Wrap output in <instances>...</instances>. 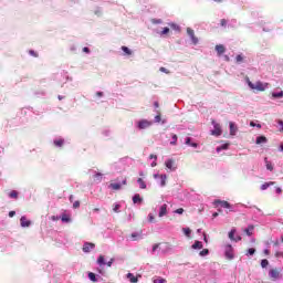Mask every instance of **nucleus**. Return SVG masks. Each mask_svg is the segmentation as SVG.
<instances>
[{
	"instance_id": "nucleus-11",
	"label": "nucleus",
	"mask_w": 283,
	"mask_h": 283,
	"mask_svg": "<svg viewBox=\"0 0 283 283\" xmlns=\"http://www.w3.org/2000/svg\"><path fill=\"white\" fill-rule=\"evenodd\" d=\"M216 205H220V207H222L223 209H231V203H229L228 201L217 200Z\"/></svg>"
},
{
	"instance_id": "nucleus-22",
	"label": "nucleus",
	"mask_w": 283,
	"mask_h": 283,
	"mask_svg": "<svg viewBox=\"0 0 283 283\" xmlns=\"http://www.w3.org/2000/svg\"><path fill=\"white\" fill-rule=\"evenodd\" d=\"M64 143H65L64 139H55V140H54L55 147H61L62 145H64Z\"/></svg>"
},
{
	"instance_id": "nucleus-58",
	"label": "nucleus",
	"mask_w": 283,
	"mask_h": 283,
	"mask_svg": "<svg viewBox=\"0 0 283 283\" xmlns=\"http://www.w3.org/2000/svg\"><path fill=\"white\" fill-rule=\"evenodd\" d=\"M149 158L154 159V160H158V156H156V155H150Z\"/></svg>"
},
{
	"instance_id": "nucleus-60",
	"label": "nucleus",
	"mask_w": 283,
	"mask_h": 283,
	"mask_svg": "<svg viewBox=\"0 0 283 283\" xmlns=\"http://www.w3.org/2000/svg\"><path fill=\"white\" fill-rule=\"evenodd\" d=\"M279 125L281 126V132H283V122L279 120Z\"/></svg>"
},
{
	"instance_id": "nucleus-35",
	"label": "nucleus",
	"mask_w": 283,
	"mask_h": 283,
	"mask_svg": "<svg viewBox=\"0 0 283 283\" xmlns=\"http://www.w3.org/2000/svg\"><path fill=\"white\" fill-rule=\"evenodd\" d=\"M178 143V135H172V140L170 142V145H176Z\"/></svg>"
},
{
	"instance_id": "nucleus-36",
	"label": "nucleus",
	"mask_w": 283,
	"mask_h": 283,
	"mask_svg": "<svg viewBox=\"0 0 283 283\" xmlns=\"http://www.w3.org/2000/svg\"><path fill=\"white\" fill-rule=\"evenodd\" d=\"M154 283H167V280H165L163 277H157L154 280Z\"/></svg>"
},
{
	"instance_id": "nucleus-17",
	"label": "nucleus",
	"mask_w": 283,
	"mask_h": 283,
	"mask_svg": "<svg viewBox=\"0 0 283 283\" xmlns=\"http://www.w3.org/2000/svg\"><path fill=\"white\" fill-rule=\"evenodd\" d=\"M127 279H128L129 282H132V283H137V282H138V277L135 276L133 273H128V274H127Z\"/></svg>"
},
{
	"instance_id": "nucleus-40",
	"label": "nucleus",
	"mask_w": 283,
	"mask_h": 283,
	"mask_svg": "<svg viewBox=\"0 0 283 283\" xmlns=\"http://www.w3.org/2000/svg\"><path fill=\"white\" fill-rule=\"evenodd\" d=\"M9 196H10L11 198H19V192H17V190H13V191H11V192L9 193Z\"/></svg>"
},
{
	"instance_id": "nucleus-39",
	"label": "nucleus",
	"mask_w": 283,
	"mask_h": 283,
	"mask_svg": "<svg viewBox=\"0 0 283 283\" xmlns=\"http://www.w3.org/2000/svg\"><path fill=\"white\" fill-rule=\"evenodd\" d=\"M247 255H255V248L248 249Z\"/></svg>"
},
{
	"instance_id": "nucleus-12",
	"label": "nucleus",
	"mask_w": 283,
	"mask_h": 283,
	"mask_svg": "<svg viewBox=\"0 0 283 283\" xmlns=\"http://www.w3.org/2000/svg\"><path fill=\"white\" fill-rule=\"evenodd\" d=\"M255 227L253 224H250L247 229L243 230V233H245V235H253V231H254Z\"/></svg>"
},
{
	"instance_id": "nucleus-10",
	"label": "nucleus",
	"mask_w": 283,
	"mask_h": 283,
	"mask_svg": "<svg viewBox=\"0 0 283 283\" xmlns=\"http://www.w3.org/2000/svg\"><path fill=\"white\" fill-rule=\"evenodd\" d=\"M20 224L23 228L30 227V224H32V221L28 220V218H25V217H21Z\"/></svg>"
},
{
	"instance_id": "nucleus-20",
	"label": "nucleus",
	"mask_w": 283,
	"mask_h": 283,
	"mask_svg": "<svg viewBox=\"0 0 283 283\" xmlns=\"http://www.w3.org/2000/svg\"><path fill=\"white\" fill-rule=\"evenodd\" d=\"M62 222H72V218L70 217V214H62L61 217Z\"/></svg>"
},
{
	"instance_id": "nucleus-5",
	"label": "nucleus",
	"mask_w": 283,
	"mask_h": 283,
	"mask_svg": "<svg viewBox=\"0 0 283 283\" xmlns=\"http://www.w3.org/2000/svg\"><path fill=\"white\" fill-rule=\"evenodd\" d=\"M213 124V130L211 132L212 136H222V128L220 126V124L212 122Z\"/></svg>"
},
{
	"instance_id": "nucleus-38",
	"label": "nucleus",
	"mask_w": 283,
	"mask_h": 283,
	"mask_svg": "<svg viewBox=\"0 0 283 283\" xmlns=\"http://www.w3.org/2000/svg\"><path fill=\"white\" fill-rule=\"evenodd\" d=\"M184 233H185V235H187V238H189L191 235V229L184 228Z\"/></svg>"
},
{
	"instance_id": "nucleus-26",
	"label": "nucleus",
	"mask_w": 283,
	"mask_h": 283,
	"mask_svg": "<svg viewBox=\"0 0 283 283\" xmlns=\"http://www.w3.org/2000/svg\"><path fill=\"white\" fill-rule=\"evenodd\" d=\"M272 98H283V91L279 93H272Z\"/></svg>"
},
{
	"instance_id": "nucleus-61",
	"label": "nucleus",
	"mask_w": 283,
	"mask_h": 283,
	"mask_svg": "<svg viewBox=\"0 0 283 283\" xmlns=\"http://www.w3.org/2000/svg\"><path fill=\"white\" fill-rule=\"evenodd\" d=\"M276 193H282V188L277 187L276 188Z\"/></svg>"
},
{
	"instance_id": "nucleus-57",
	"label": "nucleus",
	"mask_w": 283,
	"mask_h": 283,
	"mask_svg": "<svg viewBox=\"0 0 283 283\" xmlns=\"http://www.w3.org/2000/svg\"><path fill=\"white\" fill-rule=\"evenodd\" d=\"M112 264H114V259H111V261L106 263L107 266H112Z\"/></svg>"
},
{
	"instance_id": "nucleus-4",
	"label": "nucleus",
	"mask_w": 283,
	"mask_h": 283,
	"mask_svg": "<svg viewBox=\"0 0 283 283\" xmlns=\"http://www.w3.org/2000/svg\"><path fill=\"white\" fill-rule=\"evenodd\" d=\"M153 123L150 120L147 119H142L138 122L137 127L138 129H147L149 127H151Z\"/></svg>"
},
{
	"instance_id": "nucleus-29",
	"label": "nucleus",
	"mask_w": 283,
	"mask_h": 283,
	"mask_svg": "<svg viewBox=\"0 0 283 283\" xmlns=\"http://www.w3.org/2000/svg\"><path fill=\"white\" fill-rule=\"evenodd\" d=\"M88 279L91 280V282H97L96 274H94V272L88 273Z\"/></svg>"
},
{
	"instance_id": "nucleus-30",
	"label": "nucleus",
	"mask_w": 283,
	"mask_h": 283,
	"mask_svg": "<svg viewBox=\"0 0 283 283\" xmlns=\"http://www.w3.org/2000/svg\"><path fill=\"white\" fill-rule=\"evenodd\" d=\"M113 211H114V213H120V205L115 203L113 207Z\"/></svg>"
},
{
	"instance_id": "nucleus-34",
	"label": "nucleus",
	"mask_w": 283,
	"mask_h": 283,
	"mask_svg": "<svg viewBox=\"0 0 283 283\" xmlns=\"http://www.w3.org/2000/svg\"><path fill=\"white\" fill-rule=\"evenodd\" d=\"M171 30L180 31V27L176 23H169Z\"/></svg>"
},
{
	"instance_id": "nucleus-19",
	"label": "nucleus",
	"mask_w": 283,
	"mask_h": 283,
	"mask_svg": "<svg viewBox=\"0 0 283 283\" xmlns=\"http://www.w3.org/2000/svg\"><path fill=\"white\" fill-rule=\"evenodd\" d=\"M137 182H138L140 189H147V184H145V180H143V178H138Z\"/></svg>"
},
{
	"instance_id": "nucleus-54",
	"label": "nucleus",
	"mask_w": 283,
	"mask_h": 283,
	"mask_svg": "<svg viewBox=\"0 0 283 283\" xmlns=\"http://www.w3.org/2000/svg\"><path fill=\"white\" fill-rule=\"evenodd\" d=\"M229 145H230V144H223V145L220 147V149H229Z\"/></svg>"
},
{
	"instance_id": "nucleus-41",
	"label": "nucleus",
	"mask_w": 283,
	"mask_h": 283,
	"mask_svg": "<svg viewBox=\"0 0 283 283\" xmlns=\"http://www.w3.org/2000/svg\"><path fill=\"white\" fill-rule=\"evenodd\" d=\"M199 255H201L202 258H205V255H209V250L203 249L202 251H200Z\"/></svg>"
},
{
	"instance_id": "nucleus-6",
	"label": "nucleus",
	"mask_w": 283,
	"mask_h": 283,
	"mask_svg": "<svg viewBox=\"0 0 283 283\" xmlns=\"http://www.w3.org/2000/svg\"><path fill=\"white\" fill-rule=\"evenodd\" d=\"M95 247H96V244H94V243L85 242L82 248V251L84 253H90L92 251V249H95Z\"/></svg>"
},
{
	"instance_id": "nucleus-44",
	"label": "nucleus",
	"mask_w": 283,
	"mask_h": 283,
	"mask_svg": "<svg viewBox=\"0 0 283 283\" xmlns=\"http://www.w3.org/2000/svg\"><path fill=\"white\" fill-rule=\"evenodd\" d=\"M175 213H178L179 216H182L185 213V209L178 208L177 210H175Z\"/></svg>"
},
{
	"instance_id": "nucleus-55",
	"label": "nucleus",
	"mask_w": 283,
	"mask_h": 283,
	"mask_svg": "<svg viewBox=\"0 0 283 283\" xmlns=\"http://www.w3.org/2000/svg\"><path fill=\"white\" fill-rule=\"evenodd\" d=\"M83 52H85L86 54H90V48L84 46V48H83Z\"/></svg>"
},
{
	"instance_id": "nucleus-48",
	"label": "nucleus",
	"mask_w": 283,
	"mask_h": 283,
	"mask_svg": "<svg viewBox=\"0 0 283 283\" xmlns=\"http://www.w3.org/2000/svg\"><path fill=\"white\" fill-rule=\"evenodd\" d=\"M78 207H81V201H75L73 203V209H78Z\"/></svg>"
},
{
	"instance_id": "nucleus-8",
	"label": "nucleus",
	"mask_w": 283,
	"mask_h": 283,
	"mask_svg": "<svg viewBox=\"0 0 283 283\" xmlns=\"http://www.w3.org/2000/svg\"><path fill=\"white\" fill-rule=\"evenodd\" d=\"M214 50L219 56H222V54H224V52H227V48H224L223 44H217Z\"/></svg>"
},
{
	"instance_id": "nucleus-1",
	"label": "nucleus",
	"mask_w": 283,
	"mask_h": 283,
	"mask_svg": "<svg viewBox=\"0 0 283 283\" xmlns=\"http://www.w3.org/2000/svg\"><path fill=\"white\" fill-rule=\"evenodd\" d=\"M127 185V177H117L113 182L109 184V189H113V191H119V189H123V186Z\"/></svg>"
},
{
	"instance_id": "nucleus-37",
	"label": "nucleus",
	"mask_w": 283,
	"mask_h": 283,
	"mask_svg": "<svg viewBox=\"0 0 283 283\" xmlns=\"http://www.w3.org/2000/svg\"><path fill=\"white\" fill-rule=\"evenodd\" d=\"M237 63H242L244 61V56L242 54L237 55L235 57Z\"/></svg>"
},
{
	"instance_id": "nucleus-50",
	"label": "nucleus",
	"mask_w": 283,
	"mask_h": 283,
	"mask_svg": "<svg viewBox=\"0 0 283 283\" xmlns=\"http://www.w3.org/2000/svg\"><path fill=\"white\" fill-rule=\"evenodd\" d=\"M149 222H156V218H154V214L148 216Z\"/></svg>"
},
{
	"instance_id": "nucleus-18",
	"label": "nucleus",
	"mask_w": 283,
	"mask_h": 283,
	"mask_svg": "<svg viewBox=\"0 0 283 283\" xmlns=\"http://www.w3.org/2000/svg\"><path fill=\"white\" fill-rule=\"evenodd\" d=\"M134 205H138V202H143V198H140V195L137 193L133 197Z\"/></svg>"
},
{
	"instance_id": "nucleus-51",
	"label": "nucleus",
	"mask_w": 283,
	"mask_h": 283,
	"mask_svg": "<svg viewBox=\"0 0 283 283\" xmlns=\"http://www.w3.org/2000/svg\"><path fill=\"white\" fill-rule=\"evenodd\" d=\"M160 72H164L165 74H169V70H167L166 67L161 66L160 69Z\"/></svg>"
},
{
	"instance_id": "nucleus-23",
	"label": "nucleus",
	"mask_w": 283,
	"mask_h": 283,
	"mask_svg": "<svg viewBox=\"0 0 283 283\" xmlns=\"http://www.w3.org/2000/svg\"><path fill=\"white\" fill-rule=\"evenodd\" d=\"M123 52L127 55V56H132V50H129V48L127 46H122Z\"/></svg>"
},
{
	"instance_id": "nucleus-53",
	"label": "nucleus",
	"mask_w": 283,
	"mask_h": 283,
	"mask_svg": "<svg viewBox=\"0 0 283 283\" xmlns=\"http://www.w3.org/2000/svg\"><path fill=\"white\" fill-rule=\"evenodd\" d=\"M14 216H17V212H15V211H10V212H9V218H14Z\"/></svg>"
},
{
	"instance_id": "nucleus-43",
	"label": "nucleus",
	"mask_w": 283,
	"mask_h": 283,
	"mask_svg": "<svg viewBox=\"0 0 283 283\" xmlns=\"http://www.w3.org/2000/svg\"><path fill=\"white\" fill-rule=\"evenodd\" d=\"M29 54H30V56H34V59L39 57V53L35 52L34 50H30Z\"/></svg>"
},
{
	"instance_id": "nucleus-47",
	"label": "nucleus",
	"mask_w": 283,
	"mask_h": 283,
	"mask_svg": "<svg viewBox=\"0 0 283 283\" xmlns=\"http://www.w3.org/2000/svg\"><path fill=\"white\" fill-rule=\"evenodd\" d=\"M160 34L161 36H164V34H169V28H164Z\"/></svg>"
},
{
	"instance_id": "nucleus-13",
	"label": "nucleus",
	"mask_w": 283,
	"mask_h": 283,
	"mask_svg": "<svg viewBox=\"0 0 283 283\" xmlns=\"http://www.w3.org/2000/svg\"><path fill=\"white\" fill-rule=\"evenodd\" d=\"M164 216H167V205H163L159 209V218H163Z\"/></svg>"
},
{
	"instance_id": "nucleus-42",
	"label": "nucleus",
	"mask_w": 283,
	"mask_h": 283,
	"mask_svg": "<svg viewBox=\"0 0 283 283\" xmlns=\"http://www.w3.org/2000/svg\"><path fill=\"white\" fill-rule=\"evenodd\" d=\"M190 39H191L193 45H198V38L196 36V34L191 35Z\"/></svg>"
},
{
	"instance_id": "nucleus-2",
	"label": "nucleus",
	"mask_w": 283,
	"mask_h": 283,
	"mask_svg": "<svg viewBox=\"0 0 283 283\" xmlns=\"http://www.w3.org/2000/svg\"><path fill=\"white\" fill-rule=\"evenodd\" d=\"M248 85L250 90H254L255 92H264L266 87H269V83H262L261 81L253 84L251 81L248 80Z\"/></svg>"
},
{
	"instance_id": "nucleus-46",
	"label": "nucleus",
	"mask_w": 283,
	"mask_h": 283,
	"mask_svg": "<svg viewBox=\"0 0 283 283\" xmlns=\"http://www.w3.org/2000/svg\"><path fill=\"white\" fill-rule=\"evenodd\" d=\"M187 34L191 38V36H193V34H196V33L193 32V30H192L191 28H188V29H187Z\"/></svg>"
},
{
	"instance_id": "nucleus-32",
	"label": "nucleus",
	"mask_w": 283,
	"mask_h": 283,
	"mask_svg": "<svg viewBox=\"0 0 283 283\" xmlns=\"http://www.w3.org/2000/svg\"><path fill=\"white\" fill-rule=\"evenodd\" d=\"M261 266H262V269H266V268L269 266V260L263 259V260L261 261Z\"/></svg>"
},
{
	"instance_id": "nucleus-28",
	"label": "nucleus",
	"mask_w": 283,
	"mask_h": 283,
	"mask_svg": "<svg viewBox=\"0 0 283 283\" xmlns=\"http://www.w3.org/2000/svg\"><path fill=\"white\" fill-rule=\"evenodd\" d=\"M192 249H202V242L196 241V242L192 244Z\"/></svg>"
},
{
	"instance_id": "nucleus-9",
	"label": "nucleus",
	"mask_w": 283,
	"mask_h": 283,
	"mask_svg": "<svg viewBox=\"0 0 283 283\" xmlns=\"http://www.w3.org/2000/svg\"><path fill=\"white\" fill-rule=\"evenodd\" d=\"M167 169H170V171H176V161H174V159H168L165 163Z\"/></svg>"
},
{
	"instance_id": "nucleus-56",
	"label": "nucleus",
	"mask_w": 283,
	"mask_h": 283,
	"mask_svg": "<svg viewBox=\"0 0 283 283\" xmlns=\"http://www.w3.org/2000/svg\"><path fill=\"white\" fill-rule=\"evenodd\" d=\"M242 240V237L238 235L237 238H234L233 242H240Z\"/></svg>"
},
{
	"instance_id": "nucleus-33",
	"label": "nucleus",
	"mask_w": 283,
	"mask_h": 283,
	"mask_svg": "<svg viewBox=\"0 0 283 283\" xmlns=\"http://www.w3.org/2000/svg\"><path fill=\"white\" fill-rule=\"evenodd\" d=\"M160 120H163L160 116V111H157V115L155 116V123H160Z\"/></svg>"
},
{
	"instance_id": "nucleus-63",
	"label": "nucleus",
	"mask_w": 283,
	"mask_h": 283,
	"mask_svg": "<svg viewBox=\"0 0 283 283\" xmlns=\"http://www.w3.org/2000/svg\"><path fill=\"white\" fill-rule=\"evenodd\" d=\"M280 255H282V252H276L275 253V258H280Z\"/></svg>"
},
{
	"instance_id": "nucleus-24",
	"label": "nucleus",
	"mask_w": 283,
	"mask_h": 283,
	"mask_svg": "<svg viewBox=\"0 0 283 283\" xmlns=\"http://www.w3.org/2000/svg\"><path fill=\"white\" fill-rule=\"evenodd\" d=\"M97 264H99L101 266L105 265V256L99 255L97 259Z\"/></svg>"
},
{
	"instance_id": "nucleus-45",
	"label": "nucleus",
	"mask_w": 283,
	"mask_h": 283,
	"mask_svg": "<svg viewBox=\"0 0 283 283\" xmlns=\"http://www.w3.org/2000/svg\"><path fill=\"white\" fill-rule=\"evenodd\" d=\"M158 249H160V243L154 244L153 245V253H156V251H158Z\"/></svg>"
},
{
	"instance_id": "nucleus-31",
	"label": "nucleus",
	"mask_w": 283,
	"mask_h": 283,
	"mask_svg": "<svg viewBox=\"0 0 283 283\" xmlns=\"http://www.w3.org/2000/svg\"><path fill=\"white\" fill-rule=\"evenodd\" d=\"M265 165H266V169L269 171H273V164H271V161L266 160V158H265Z\"/></svg>"
},
{
	"instance_id": "nucleus-64",
	"label": "nucleus",
	"mask_w": 283,
	"mask_h": 283,
	"mask_svg": "<svg viewBox=\"0 0 283 283\" xmlns=\"http://www.w3.org/2000/svg\"><path fill=\"white\" fill-rule=\"evenodd\" d=\"M96 96H103V92H97Z\"/></svg>"
},
{
	"instance_id": "nucleus-7",
	"label": "nucleus",
	"mask_w": 283,
	"mask_h": 283,
	"mask_svg": "<svg viewBox=\"0 0 283 283\" xmlns=\"http://www.w3.org/2000/svg\"><path fill=\"white\" fill-rule=\"evenodd\" d=\"M226 258H228V260H233V248L231 244L226 247Z\"/></svg>"
},
{
	"instance_id": "nucleus-15",
	"label": "nucleus",
	"mask_w": 283,
	"mask_h": 283,
	"mask_svg": "<svg viewBox=\"0 0 283 283\" xmlns=\"http://www.w3.org/2000/svg\"><path fill=\"white\" fill-rule=\"evenodd\" d=\"M273 185H275V181L264 182V184L261 186V191H266V189H268L269 187H273Z\"/></svg>"
},
{
	"instance_id": "nucleus-59",
	"label": "nucleus",
	"mask_w": 283,
	"mask_h": 283,
	"mask_svg": "<svg viewBox=\"0 0 283 283\" xmlns=\"http://www.w3.org/2000/svg\"><path fill=\"white\" fill-rule=\"evenodd\" d=\"M154 107H156V109H158L160 107V104H158V102H155Z\"/></svg>"
},
{
	"instance_id": "nucleus-62",
	"label": "nucleus",
	"mask_w": 283,
	"mask_h": 283,
	"mask_svg": "<svg viewBox=\"0 0 283 283\" xmlns=\"http://www.w3.org/2000/svg\"><path fill=\"white\" fill-rule=\"evenodd\" d=\"M264 254H265V255H271V251L264 250Z\"/></svg>"
},
{
	"instance_id": "nucleus-25",
	"label": "nucleus",
	"mask_w": 283,
	"mask_h": 283,
	"mask_svg": "<svg viewBox=\"0 0 283 283\" xmlns=\"http://www.w3.org/2000/svg\"><path fill=\"white\" fill-rule=\"evenodd\" d=\"M186 145H190V147H198V144H196V143H191V138H189V137H187L186 138Z\"/></svg>"
},
{
	"instance_id": "nucleus-3",
	"label": "nucleus",
	"mask_w": 283,
	"mask_h": 283,
	"mask_svg": "<svg viewBox=\"0 0 283 283\" xmlns=\"http://www.w3.org/2000/svg\"><path fill=\"white\" fill-rule=\"evenodd\" d=\"M280 273H282V270L275 268V269H272L270 270L269 272V277H271V280L273 282H275V280H279L280 279Z\"/></svg>"
},
{
	"instance_id": "nucleus-49",
	"label": "nucleus",
	"mask_w": 283,
	"mask_h": 283,
	"mask_svg": "<svg viewBox=\"0 0 283 283\" xmlns=\"http://www.w3.org/2000/svg\"><path fill=\"white\" fill-rule=\"evenodd\" d=\"M151 22L155 23V24H160V23H163V20H160V19H153Z\"/></svg>"
},
{
	"instance_id": "nucleus-14",
	"label": "nucleus",
	"mask_w": 283,
	"mask_h": 283,
	"mask_svg": "<svg viewBox=\"0 0 283 283\" xmlns=\"http://www.w3.org/2000/svg\"><path fill=\"white\" fill-rule=\"evenodd\" d=\"M269 142V139H266V136H259V137H256V145H262V144H264V143H268Z\"/></svg>"
},
{
	"instance_id": "nucleus-21",
	"label": "nucleus",
	"mask_w": 283,
	"mask_h": 283,
	"mask_svg": "<svg viewBox=\"0 0 283 283\" xmlns=\"http://www.w3.org/2000/svg\"><path fill=\"white\" fill-rule=\"evenodd\" d=\"M159 178L161 180L160 181L161 187H165L167 185V175H160Z\"/></svg>"
},
{
	"instance_id": "nucleus-27",
	"label": "nucleus",
	"mask_w": 283,
	"mask_h": 283,
	"mask_svg": "<svg viewBox=\"0 0 283 283\" xmlns=\"http://www.w3.org/2000/svg\"><path fill=\"white\" fill-rule=\"evenodd\" d=\"M229 239L230 240H232V242H233V240H235V229H232L230 232H229Z\"/></svg>"
},
{
	"instance_id": "nucleus-52",
	"label": "nucleus",
	"mask_w": 283,
	"mask_h": 283,
	"mask_svg": "<svg viewBox=\"0 0 283 283\" xmlns=\"http://www.w3.org/2000/svg\"><path fill=\"white\" fill-rule=\"evenodd\" d=\"M220 24L224 28L227 25V19H221Z\"/></svg>"
},
{
	"instance_id": "nucleus-16",
	"label": "nucleus",
	"mask_w": 283,
	"mask_h": 283,
	"mask_svg": "<svg viewBox=\"0 0 283 283\" xmlns=\"http://www.w3.org/2000/svg\"><path fill=\"white\" fill-rule=\"evenodd\" d=\"M235 132H238L235 124H233V122H230V136H235Z\"/></svg>"
}]
</instances>
